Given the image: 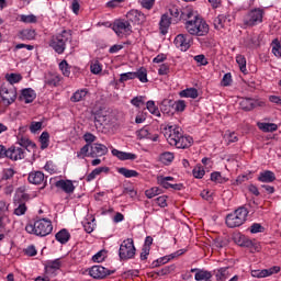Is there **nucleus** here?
Segmentation results:
<instances>
[{
  "mask_svg": "<svg viewBox=\"0 0 281 281\" xmlns=\"http://www.w3.org/2000/svg\"><path fill=\"white\" fill-rule=\"evenodd\" d=\"M164 131V135L170 146L184 150L194 144V139L191 136L183 135V130L179 126L168 125Z\"/></svg>",
  "mask_w": 281,
  "mask_h": 281,
  "instance_id": "nucleus-1",
  "label": "nucleus"
},
{
  "mask_svg": "<svg viewBox=\"0 0 281 281\" xmlns=\"http://www.w3.org/2000/svg\"><path fill=\"white\" fill-rule=\"evenodd\" d=\"M184 29L190 36H207L210 34V25L198 14L186 20Z\"/></svg>",
  "mask_w": 281,
  "mask_h": 281,
  "instance_id": "nucleus-2",
  "label": "nucleus"
},
{
  "mask_svg": "<svg viewBox=\"0 0 281 281\" xmlns=\"http://www.w3.org/2000/svg\"><path fill=\"white\" fill-rule=\"evenodd\" d=\"M54 231V225H52V220L40 218L34 222H30L25 226V232L27 234H33L34 236H49V233Z\"/></svg>",
  "mask_w": 281,
  "mask_h": 281,
  "instance_id": "nucleus-3",
  "label": "nucleus"
},
{
  "mask_svg": "<svg viewBox=\"0 0 281 281\" xmlns=\"http://www.w3.org/2000/svg\"><path fill=\"white\" fill-rule=\"evenodd\" d=\"M71 31L64 30L60 33L52 36L49 47H52L56 54H65L67 43H71Z\"/></svg>",
  "mask_w": 281,
  "mask_h": 281,
  "instance_id": "nucleus-4",
  "label": "nucleus"
},
{
  "mask_svg": "<svg viewBox=\"0 0 281 281\" xmlns=\"http://www.w3.org/2000/svg\"><path fill=\"white\" fill-rule=\"evenodd\" d=\"M248 215L249 211L247 207H238L234 211V213H231L226 216L227 227H231V229H234V227H240V225H244L245 221H247Z\"/></svg>",
  "mask_w": 281,
  "mask_h": 281,
  "instance_id": "nucleus-5",
  "label": "nucleus"
},
{
  "mask_svg": "<svg viewBox=\"0 0 281 281\" xmlns=\"http://www.w3.org/2000/svg\"><path fill=\"white\" fill-rule=\"evenodd\" d=\"M265 19V9L255 8L248 11L243 18L244 27H256V25H260L262 20Z\"/></svg>",
  "mask_w": 281,
  "mask_h": 281,
  "instance_id": "nucleus-6",
  "label": "nucleus"
},
{
  "mask_svg": "<svg viewBox=\"0 0 281 281\" xmlns=\"http://www.w3.org/2000/svg\"><path fill=\"white\" fill-rule=\"evenodd\" d=\"M16 95L18 92L14 86L3 83L0 87V98L4 106H10V104H14V102H16Z\"/></svg>",
  "mask_w": 281,
  "mask_h": 281,
  "instance_id": "nucleus-7",
  "label": "nucleus"
},
{
  "mask_svg": "<svg viewBox=\"0 0 281 281\" xmlns=\"http://www.w3.org/2000/svg\"><path fill=\"white\" fill-rule=\"evenodd\" d=\"M135 251H137V249L135 248L133 238L123 240L119 249L120 260H133V258H135Z\"/></svg>",
  "mask_w": 281,
  "mask_h": 281,
  "instance_id": "nucleus-8",
  "label": "nucleus"
},
{
  "mask_svg": "<svg viewBox=\"0 0 281 281\" xmlns=\"http://www.w3.org/2000/svg\"><path fill=\"white\" fill-rule=\"evenodd\" d=\"M112 30L119 38H124V36H131L133 34V26L128 20H115L112 24Z\"/></svg>",
  "mask_w": 281,
  "mask_h": 281,
  "instance_id": "nucleus-9",
  "label": "nucleus"
},
{
  "mask_svg": "<svg viewBox=\"0 0 281 281\" xmlns=\"http://www.w3.org/2000/svg\"><path fill=\"white\" fill-rule=\"evenodd\" d=\"M234 240L239 247H246L247 249H251V251H260V244L256 239H250L245 235H236Z\"/></svg>",
  "mask_w": 281,
  "mask_h": 281,
  "instance_id": "nucleus-10",
  "label": "nucleus"
},
{
  "mask_svg": "<svg viewBox=\"0 0 281 281\" xmlns=\"http://www.w3.org/2000/svg\"><path fill=\"white\" fill-rule=\"evenodd\" d=\"M173 43L180 52H188L192 45V36L190 34H178Z\"/></svg>",
  "mask_w": 281,
  "mask_h": 281,
  "instance_id": "nucleus-11",
  "label": "nucleus"
},
{
  "mask_svg": "<svg viewBox=\"0 0 281 281\" xmlns=\"http://www.w3.org/2000/svg\"><path fill=\"white\" fill-rule=\"evenodd\" d=\"M115 273V270H109L102 266H93L89 269V276L94 280H104L106 276H112Z\"/></svg>",
  "mask_w": 281,
  "mask_h": 281,
  "instance_id": "nucleus-12",
  "label": "nucleus"
},
{
  "mask_svg": "<svg viewBox=\"0 0 281 281\" xmlns=\"http://www.w3.org/2000/svg\"><path fill=\"white\" fill-rule=\"evenodd\" d=\"M169 13L173 18V21H176V23H179V21H188V19H192L194 16V13L192 11H181V9L177 7H171L169 9Z\"/></svg>",
  "mask_w": 281,
  "mask_h": 281,
  "instance_id": "nucleus-13",
  "label": "nucleus"
},
{
  "mask_svg": "<svg viewBox=\"0 0 281 281\" xmlns=\"http://www.w3.org/2000/svg\"><path fill=\"white\" fill-rule=\"evenodd\" d=\"M239 106L243 111H254L258 106H266L265 101L245 98L240 101Z\"/></svg>",
  "mask_w": 281,
  "mask_h": 281,
  "instance_id": "nucleus-14",
  "label": "nucleus"
},
{
  "mask_svg": "<svg viewBox=\"0 0 281 281\" xmlns=\"http://www.w3.org/2000/svg\"><path fill=\"white\" fill-rule=\"evenodd\" d=\"M126 19L128 23H134L135 25H142L146 21V15L139 10L132 9L126 13Z\"/></svg>",
  "mask_w": 281,
  "mask_h": 281,
  "instance_id": "nucleus-15",
  "label": "nucleus"
},
{
  "mask_svg": "<svg viewBox=\"0 0 281 281\" xmlns=\"http://www.w3.org/2000/svg\"><path fill=\"white\" fill-rule=\"evenodd\" d=\"M55 187L63 190L66 194H74L76 190V186H74V181L71 180H58L55 182Z\"/></svg>",
  "mask_w": 281,
  "mask_h": 281,
  "instance_id": "nucleus-16",
  "label": "nucleus"
},
{
  "mask_svg": "<svg viewBox=\"0 0 281 281\" xmlns=\"http://www.w3.org/2000/svg\"><path fill=\"white\" fill-rule=\"evenodd\" d=\"M109 153V147L103 144L94 143L91 145L90 157H104Z\"/></svg>",
  "mask_w": 281,
  "mask_h": 281,
  "instance_id": "nucleus-17",
  "label": "nucleus"
},
{
  "mask_svg": "<svg viewBox=\"0 0 281 281\" xmlns=\"http://www.w3.org/2000/svg\"><path fill=\"white\" fill-rule=\"evenodd\" d=\"M19 100L20 102H25V104H32L36 100V92L32 88L23 89Z\"/></svg>",
  "mask_w": 281,
  "mask_h": 281,
  "instance_id": "nucleus-18",
  "label": "nucleus"
},
{
  "mask_svg": "<svg viewBox=\"0 0 281 281\" xmlns=\"http://www.w3.org/2000/svg\"><path fill=\"white\" fill-rule=\"evenodd\" d=\"M273 273H280V267L274 266L270 269L251 271L252 278H269V276H273Z\"/></svg>",
  "mask_w": 281,
  "mask_h": 281,
  "instance_id": "nucleus-19",
  "label": "nucleus"
},
{
  "mask_svg": "<svg viewBox=\"0 0 281 281\" xmlns=\"http://www.w3.org/2000/svg\"><path fill=\"white\" fill-rule=\"evenodd\" d=\"M160 111L164 115H173L175 114V100L164 99L160 103Z\"/></svg>",
  "mask_w": 281,
  "mask_h": 281,
  "instance_id": "nucleus-20",
  "label": "nucleus"
},
{
  "mask_svg": "<svg viewBox=\"0 0 281 281\" xmlns=\"http://www.w3.org/2000/svg\"><path fill=\"white\" fill-rule=\"evenodd\" d=\"M25 157V151L21 147H10L8 149V159H12L13 161H19V159H23Z\"/></svg>",
  "mask_w": 281,
  "mask_h": 281,
  "instance_id": "nucleus-21",
  "label": "nucleus"
},
{
  "mask_svg": "<svg viewBox=\"0 0 281 281\" xmlns=\"http://www.w3.org/2000/svg\"><path fill=\"white\" fill-rule=\"evenodd\" d=\"M171 24H172V18H170L168 13L162 14L159 22L160 34L166 36V34H168V30Z\"/></svg>",
  "mask_w": 281,
  "mask_h": 281,
  "instance_id": "nucleus-22",
  "label": "nucleus"
},
{
  "mask_svg": "<svg viewBox=\"0 0 281 281\" xmlns=\"http://www.w3.org/2000/svg\"><path fill=\"white\" fill-rule=\"evenodd\" d=\"M112 155L114 157H117V159H120L121 161H127V160L135 161V159H137V155L126 153V151H121L117 149H112Z\"/></svg>",
  "mask_w": 281,
  "mask_h": 281,
  "instance_id": "nucleus-23",
  "label": "nucleus"
},
{
  "mask_svg": "<svg viewBox=\"0 0 281 281\" xmlns=\"http://www.w3.org/2000/svg\"><path fill=\"white\" fill-rule=\"evenodd\" d=\"M45 181V173L43 171H33L29 173V183L33 186H41Z\"/></svg>",
  "mask_w": 281,
  "mask_h": 281,
  "instance_id": "nucleus-24",
  "label": "nucleus"
},
{
  "mask_svg": "<svg viewBox=\"0 0 281 281\" xmlns=\"http://www.w3.org/2000/svg\"><path fill=\"white\" fill-rule=\"evenodd\" d=\"M258 181L261 183H273L276 181V173L271 170H265L259 173Z\"/></svg>",
  "mask_w": 281,
  "mask_h": 281,
  "instance_id": "nucleus-25",
  "label": "nucleus"
},
{
  "mask_svg": "<svg viewBox=\"0 0 281 281\" xmlns=\"http://www.w3.org/2000/svg\"><path fill=\"white\" fill-rule=\"evenodd\" d=\"M55 238L57 243H60V245H67V243H69V239L71 238V234H69V231H67L66 228H63L55 235Z\"/></svg>",
  "mask_w": 281,
  "mask_h": 281,
  "instance_id": "nucleus-26",
  "label": "nucleus"
},
{
  "mask_svg": "<svg viewBox=\"0 0 281 281\" xmlns=\"http://www.w3.org/2000/svg\"><path fill=\"white\" fill-rule=\"evenodd\" d=\"M45 83L48 87H58L60 85V75L57 72L48 74L45 78Z\"/></svg>",
  "mask_w": 281,
  "mask_h": 281,
  "instance_id": "nucleus-27",
  "label": "nucleus"
},
{
  "mask_svg": "<svg viewBox=\"0 0 281 281\" xmlns=\"http://www.w3.org/2000/svg\"><path fill=\"white\" fill-rule=\"evenodd\" d=\"M259 131L263 133H276L278 131V124L276 123H257Z\"/></svg>",
  "mask_w": 281,
  "mask_h": 281,
  "instance_id": "nucleus-28",
  "label": "nucleus"
},
{
  "mask_svg": "<svg viewBox=\"0 0 281 281\" xmlns=\"http://www.w3.org/2000/svg\"><path fill=\"white\" fill-rule=\"evenodd\" d=\"M20 38H22V41H34V38H36V31L32 29H24L20 31Z\"/></svg>",
  "mask_w": 281,
  "mask_h": 281,
  "instance_id": "nucleus-29",
  "label": "nucleus"
},
{
  "mask_svg": "<svg viewBox=\"0 0 281 281\" xmlns=\"http://www.w3.org/2000/svg\"><path fill=\"white\" fill-rule=\"evenodd\" d=\"M119 175L125 177V179H133V177H139V172L133 169H127L126 167H121L117 169Z\"/></svg>",
  "mask_w": 281,
  "mask_h": 281,
  "instance_id": "nucleus-30",
  "label": "nucleus"
},
{
  "mask_svg": "<svg viewBox=\"0 0 281 281\" xmlns=\"http://www.w3.org/2000/svg\"><path fill=\"white\" fill-rule=\"evenodd\" d=\"M229 267H224V268H220L216 270H214L215 273V278L217 281H225L227 280V278H229Z\"/></svg>",
  "mask_w": 281,
  "mask_h": 281,
  "instance_id": "nucleus-31",
  "label": "nucleus"
},
{
  "mask_svg": "<svg viewBox=\"0 0 281 281\" xmlns=\"http://www.w3.org/2000/svg\"><path fill=\"white\" fill-rule=\"evenodd\" d=\"M109 167H98L87 176L86 181H93V179L102 175V172H109Z\"/></svg>",
  "mask_w": 281,
  "mask_h": 281,
  "instance_id": "nucleus-32",
  "label": "nucleus"
},
{
  "mask_svg": "<svg viewBox=\"0 0 281 281\" xmlns=\"http://www.w3.org/2000/svg\"><path fill=\"white\" fill-rule=\"evenodd\" d=\"M5 80L9 81L8 85H11V87H14V85L23 80V76H21V74L11 72L5 75Z\"/></svg>",
  "mask_w": 281,
  "mask_h": 281,
  "instance_id": "nucleus-33",
  "label": "nucleus"
},
{
  "mask_svg": "<svg viewBox=\"0 0 281 281\" xmlns=\"http://www.w3.org/2000/svg\"><path fill=\"white\" fill-rule=\"evenodd\" d=\"M180 98H192L193 100L199 98V90L196 88H188L180 91Z\"/></svg>",
  "mask_w": 281,
  "mask_h": 281,
  "instance_id": "nucleus-34",
  "label": "nucleus"
},
{
  "mask_svg": "<svg viewBox=\"0 0 281 281\" xmlns=\"http://www.w3.org/2000/svg\"><path fill=\"white\" fill-rule=\"evenodd\" d=\"M135 78L139 79V82H148V70L145 67H140L137 71H134Z\"/></svg>",
  "mask_w": 281,
  "mask_h": 281,
  "instance_id": "nucleus-35",
  "label": "nucleus"
},
{
  "mask_svg": "<svg viewBox=\"0 0 281 281\" xmlns=\"http://www.w3.org/2000/svg\"><path fill=\"white\" fill-rule=\"evenodd\" d=\"M87 89L77 90L70 98V102H82L87 98Z\"/></svg>",
  "mask_w": 281,
  "mask_h": 281,
  "instance_id": "nucleus-36",
  "label": "nucleus"
},
{
  "mask_svg": "<svg viewBox=\"0 0 281 281\" xmlns=\"http://www.w3.org/2000/svg\"><path fill=\"white\" fill-rule=\"evenodd\" d=\"M226 22H227V15L220 14L213 21L215 30H223V27H225Z\"/></svg>",
  "mask_w": 281,
  "mask_h": 281,
  "instance_id": "nucleus-37",
  "label": "nucleus"
},
{
  "mask_svg": "<svg viewBox=\"0 0 281 281\" xmlns=\"http://www.w3.org/2000/svg\"><path fill=\"white\" fill-rule=\"evenodd\" d=\"M18 144L22 147V148H30V146L32 148L36 147V144H34L32 140H30V138L25 137V136H18Z\"/></svg>",
  "mask_w": 281,
  "mask_h": 281,
  "instance_id": "nucleus-38",
  "label": "nucleus"
},
{
  "mask_svg": "<svg viewBox=\"0 0 281 281\" xmlns=\"http://www.w3.org/2000/svg\"><path fill=\"white\" fill-rule=\"evenodd\" d=\"M146 106L147 111H149L151 115H156V117H161V112L159 111V108L155 104V101H147Z\"/></svg>",
  "mask_w": 281,
  "mask_h": 281,
  "instance_id": "nucleus-39",
  "label": "nucleus"
},
{
  "mask_svg": "<svg viewBox=\"0 0 281 281\" xmlns=\"http://www.w3.org/2000/svg\"><path fill=\"white\" fill-rule=\"evenodd\" d=\"M41 150L49 147V133L43 132L40 136Z\"/></svg>",
  "mask_w": 281,
  "mask_h": 281,
  "instance_id": "nucleus-40",
  "label": "nucleus"
},
{
  "mask_svg": "<svg viewBox=\"0 0 281 281\" xmlns=\"http://www.w3.org/2000/svg\"><path fill=\"white\" fill-rule=\"evenodd\" d=\"M77 157L79 159H85V157H91V145L86 144L83 147H81L80 150L77 153Z\"/></svg>",
  "mask_w": 281,
  "mask_h": 281,
  "instance_id": "nucleus-41",
  "label": "nucleus"
},
{
  "mask_svg": "<svg viewBox=\"0 0 281 281\" xmlns=\"http://www.w3.org/2000/svg\"><path fill=\"white\" fill-rule=\"evenodd\" d=\"M136 135H137L138 139H151L150 130L148 128V125H146L143 128L138 130L136 132Z\"/></svg>",
  "mask_w": 281,
  "mask_h": 281,
  "instance_id": "nucleus-42",
  "label": "nucleus"
},
{
  "mask_svg": "<svg viewBox=\"0 0 281 281\" xmlns=\"http://www.w3.org/2000/svg\"><path fill=\"white\" fill-rule=\"evenodd\" d=\"M59 69L63 76H65L66 78H69V76H71V67H69L67 60L64 59L59 63Z\"/></svg>",
  "mask_w": 281,
  "mask_h": 281,
  "instance_id": "nucleus-43",
  "label": "nucleus"
},
{
  "mask_svg": "<svg viewBox=\"0 0 281 281\" xmlns=\"http://www.w3.org/2000/svg\"><path fill=\"white\" fill-rule=\"evenodd\" d=\"M236 63L239 66V69L243 74L247 71V59L243 55H237L236 56Z\"/></svg>",
  "mask_w": 281,
  "mask_h": 281,
  "instance_id": "nucleus-44",
  "label": "nucleus"
},
{
  "mask_svg": "<svg viewBox=\"0 0 281 281\" xmlns=\"http://www.w3.org/2000/svg\"><path fill=\"white\" fill-rule=\"evenodd\" d=\"M192 175L195 179H203V177H205V169L203 168V166L198 165L193 170H192Z\"/></svg>",
  "mask_w": 281,
  "mask_h": 281,
  "instance_id": "nucleus-45",
  "label": "nucleus"
},
{
  "mask_svg": "<svg viewBox=\"0 0 281 281\" xmlns=\"http://www.w3.org/2000/svg\"><path fill=\"white\" fill-rule=\"evenodd\" d=\"M158 194H161V189H159L158 187H153L145 191V195L147 196V199H155V196H157Z\"/></svg>",
  "mask_w": 281,
  "mask_h": 281,
  "instance_id": "nucleus-46",
  "label": "nucleus"
},
{
  "mask_svg": "<svg viewBox=\"0 0 281 281\" xmlns=\"http://www.w3.org/2000/svg\"><path fill=\"white\" fill-rule=\"evenodd\" d=\"M63 267V262L60 261V258H57L55 260L48 261L46 269H54L55 271H58Z\"/></svg>",
  "mask_w": 281,
  "mask_h": 281,
  "instance_id": "nucleus-47",
  "label": "nucleus"
},
{
  "mask_svg": "<svg viewBox=\"0 0 281 281\" xmlns=\"http://www.w3.org/2000/svg\"><path fill=\"white\" fill-rule=\"evenodd\" d=\"M211 181H214V183H225L227 180L221 175V172L214 171L211 173Z\"/></svg>",
  "mask_w": 281,
  "mask_h": 281,
  "instance_id": "nucleus-48",
  "label": "nucleus"
},
{
  "mask_svg": "<svg viewBox=\"0 0 281 281\" xmlns=\"http://www.w3.org/2000/svg\"><path fill=\"white\" fill-rule=\"evenodd\" d=\"M272 54H274V56H277V58H281V45H280V41L274 40L272 41Z\"/></svg>",
  "mask_w": 281,
  "mask_h": 281,
  "instance_id": "nucleus-49",
  "label": "nucleus"
},
{
  "mask_svg": "<svg viewBox=\"0 0 281 281\" xmlns=\"http://www.w3.org/2000/svg\"><path fill=\"white\" fill-rule=\"evenodd\" d=\"M20 21L22 23H36L38 20L36 19V15H34V14H29V15L22 14V15H20Z\"/></svg>",
  "mask_w": 281,
  "mask_h": 281,
  "instance_id": "nucleus-50",
  "label": "nucleus"
},
{
  "mask_svg": "<svg viewBox=\"0 0 281 281\" xmlns=\"http://www.w3.org/2000/svg\"><path fill=\"white\" fill-rule=\"evenodd\" d=\"M90 71L91 74H94V75L101 74L102 65L98 60L92 61L90 65Z\"/></svg>",
  "mask_w": 281,
  "mask_h": 281,
  "instance_id": "nucleus-51",
  "label": "nucleus"
},
{
  "mask_svg": "<svg viewBox=\"0 0 281 281\" xmlns=\"http://www.w3.org/2000/svg\"><path fill=\"white\" fill-rule=\"evenodd\" d=\"M173 111H176L177 113H183V111H186V101H175Z\"/></svg>",
  "mask_w": 281,
  "mask_h": 281,
  "instance_id": "nucleus-52",
  "label": "nucleus"
},
{
  "mask_svg": "<svg viewBox=\"0 0 281 281\" xmlns=\"http://www.w3.org/2000/svg\"><path fill=\"white\" fill-rule=\"evenodd\" d=\"M160 159L161 161H166L167 164H172V161L175 160V154L170 151H165L160 155Z\"/></svg>",
  "mask_w": 281,
  "mask_h": 281,
  "instance_id": "nucleus-53",
  "label": "nucleus"
},
{
  "mask_svg": "<svg viewBox=\"0 0 281 281\" xmlns=\"http://www.w3.org/2000/svg\"><path fill=\"white\" fill-rule=\"evenodd\" d=\"M249 229L250 234H262V232H265V226H262V224L254 223Z\"/></svg>",
  "mask_w": 281,
  "mask_h": 281,
  "instance_id": "nucleus-54",
  "label": "nucleus"
},
{
  "mask_svg": "<svg viewBox=\"0 0 281 281\" xmlns=\"http://www.w3.org/2000/svg\"><path fill=\"white\" fill-rule=\"evenodd\" d=\"M167 262H170V258L168 256L161 257L155 261H153L151 267H161V265H167Z\"/></svg>",
  "mask_w": 281,
  "mask_h": 281,
  "instance_id": "nucleus-55",
  "label": "nucleus"
},
{
  "mask_svg": "<svg viewBox=\"0 0 281 281\" xmlns=\"http://www.w3.org/2000/svg\"><path fill=\"white\" fill-rule=\"evenodd\" d=\"M127 80H135V72L121 74L119 82H127Z\"/></svg>",
  "mask_w": 281,
  "mask_h": 281,
  "instance_id": "nucleus-56",
  "label": "nucleus"
},
{
  "mask_svg": "<svg viewBox=\"0 0 281 281\" xmlns=\"http://www.w3.org/2000/svg\"><path fill=\"white\" fill-rule=\"evenodd\" d=\"M172 271H175V266H166L165 268L157 271L156 276H169V273H172Z\"/></svg>",
  "mask_w": 281,
  "mask_h": 281,
  "instance_id": "nucleus-57",
  "label": "nucleus"
},
{
  "mask_svg": "<svg viewBox=\"0 0 281 281\" xmlns=\"http://www.w3.org/2000/svg\"><path fill=\"white\" fill-rule=\"evenodd\" d=\"M26 212H27V206L25 205V203H21L14 210L13 214H15V216H23V214H25Z\"/></svg>",
  "mask_w": 281,
  "mask_h": 281,
  "instance_id": "nucleus-58",
  "label": "nucleus"
},
{
  "mask_svg": "<svg viewBox=\"0 0 281 281\" xmlns=\"http://www.w3.org/2000/svg\"><path fill=\"white\" fill-rule=\"evenodd\" d=\"M83 139L86 142V144H89V146H93V142H95V139H98V137L95 135H93L92 133H86L83 135Z\"/></svg>",
  "mask_w": 281,
  "mask_h": 281,
  "instance_id": "nucleus-59",
  "label": "nucleus"
},
{
  "mask_svg": "<svg viewBox=\"0 0 281 281\" xmlns=\"http://www.w3.org/2000/svg\"><path fill=\"white\" fill-rule=\"evenodd\" d=\"M170 74V65L169 64H161L158 69L159 76H168Z\"/></svg>",
  "mask_w": 281,
  "mask_h": 281,
  "instance_id": "nucleus-60",
  "label": "nucleus"
},
{
  "mask_svg": "<svg viewBox=\"0 0 281 281\" xmlns=\"http://www.w3.org/2000/svg\"><path fill=\"white\" fill-rule=\"evenodd\" d=\"M155 201L159 207H168V196L167 195L158 196Z\"/></svg>",
  "mask_w": 281,
  "mask_h": 281,
  "instance_id": "nucleus-61",
  "label": "nucleus"
},
{
  "mask_svg": "<svg viewBox=\"0 0 281 281\" xmlns=\"http://www.w3.org/2000/svg\"><path fill=\"white\" fill-rule=\"evenodd\" d=\"M43 128V122H32L30 125L31 133H36Z\"/></svg>",
  "mask_w": 281,
  "mask_h": 281,
  "instance_id": "nucleus-62",
  "label": "nucleus"
},
{
  "mask_svg": "<svg viewBox=\"0 0 281 281\" xmlns=\"http://www.w3.org/2000/svg\"><path fill=\"white\" fill-rule=\"evenodd\" d=\"M194 60L195 63H198L199 65H202L203 67L207 65V58H205V55H196L194 56Z\"/></svg>",
  "mask_w": 281,
  "mask_h": 281,
  "instance_id": "nucleus-63",
  "label": "nucleus"
},
{
  "mask_svg": "<svg viewBox=\"0 0 281 281\" xmlns=\"http://www.w3.org/2000/svg\"><path fill=\"white\" fill-rule=\"evenodd\" d=\"M93 262H103L104 260V250H100L92 257Z\"/></svg>",
  "mask_w": 281,
  "mask_h": 281,
  "instance_id": "nucleus-64",
  "label": "nucleus"
}]
</instances>
